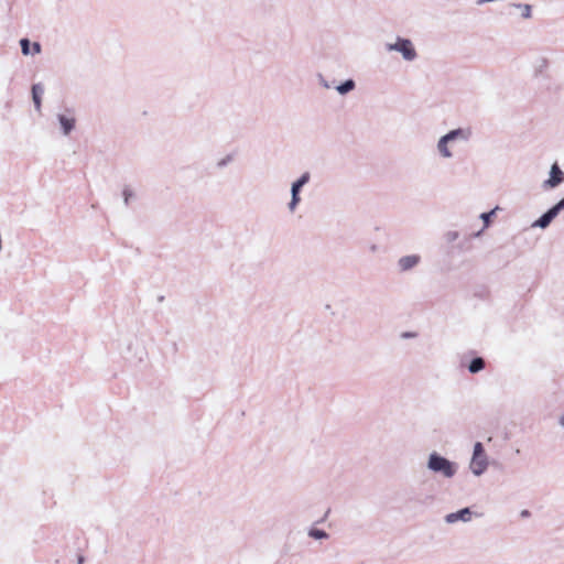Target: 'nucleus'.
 Listing matches in <instances>:
<instances>
[{"label": "nucleus", "mask_w": 564, "mask_h": 564, "mask_svg": "<svg viewBox=\"0 0 564 564\" xmlns=\"http://www.w3.org/2000/svg\"><path fill=\"white\" fill-rule=\"evenodd\" d=\"M471 137L468 128H457L443 134L436 142V153L442 160H452L457 143H467Z\"/></svg>", "instance_id": "obj_1"}, {"label": "nucleus", "mask_w": 564, "mask_h": 564, "mask_svg": "<svg viewBox=\"0 0 564 564\" xmlns=\"http://www.w3.org/2000/svg\"><path fill=\"white\" fill-rule=\"evenodd\" d=\"M426 467L435 474H441L444 478H453L458 469L456 463L447 459L446 457L433 452L429 455Z\"/></svg>", "instance_id": "obj_2"}, {"label": "nucleus", "mask_w": 564, "mask_h": 564, "mask_svg": "<svg viewBox=\"0 0 564 564\" xmlns=\"http://www.w3.org/2000/svg\"><path fill=\"white\" fill-rule=\"evenodd\" d=\"M384 47L387 52L399 53L402 59L408 63H412L419 57L414 43L408 37L395 36V40L386 43Z\"/></svg>", "instance_id": "obj_3"}, {"label": "nucleus", "mask_w": 564, "mask_h": 564, "mask_svg": "<svg viewBox=\"0 0 564 564\" xmlns=\"http://www.w3.org/2000/svg\"><path fill=\"white\" fill-rule=\"evenodd\" d=\"M311 180V174L308 172H304L296 181H294L291 185V200L288 204V209L290 213H294L301 202L300 192L303 186H305Z\"/></svg>", "instance_id": "obj_4"}, {"label": "nucleus", "mask_w": 564, "mask_h": 564, "mask_svg": "<svg viewBox=\"0 0 564 564\" xmlns=\"http://www.w3.org/2000/svg\"><path fill=\"white\" fill-rule=\"evenodd\" d=\"M59 124L61 133L64 137L70 134L76 127V116L74 109L66 108L64 111L56 115Z\"/></svg>", "instance_id": "obj_5"}, {"label": "nucleus", "mask_w": 564, "mask_h": 564, "mask_svg": "<svg viewBox=\"0 0 564 564\" xmlns=\"http://www.w3.org/2000/svg\"><path fill=\"white\" fill-rule=\"evenodd\" d=\"M564 209V198L558 200L553 207L546 210L540 218H538L532 227L545 229L552 220Z\"/></svg>", "instance_id": "obj_6"}, {"label": "nucleus", "mask_w": 564, "mask_h": 564, "mask_svg": "<svg viewBox=\"0 0 564 564\" xmlns=\"http://www.w3.org/2000/svg\"><path fill=\"white\" fill-rule=\"evenodd\" d=\"M564 182V172L557 163L551 166L549 178L543 182L544 188H555Z\"/></svg>", "instance_id": "obj_7"}, {"label": "nucleus", "mask_w": 564, "mask_h": 564, "mask_svg": "<svg viewBox=\"0 0 564 564\" xmlns=\"http://www.w3.org/2000/svg\"><path fill=\"white\" fill-rule=\"evenodd\" d=\"M421 262L419 254H406L398 259L397 268L400 273H405L413 270Z\"/></svg>", "instance_id": "obj_8"}, {"label": "nucleus", "mask_w": 564, "mask_h": 564, "mask_svg": "<svg viewBox=\"0 0 564 564\" xmlns=\"http://www.w3.org/2000/svg\"><path fill=\"white\" fill-rule=\"evenodd\" d=\"M489 465L488 456L487 454L480 455V456H471V459L469 462V469L471 474L476 477L481 476L485 474Z\"/></svg>", "instance_id": "obj_9"}, {"label": "nucleus", "mask_w": 564, "mask_h": 564, "mask_svg": "<svg viewBox=\"0 0 564 564\" xmlns=\"http://www.w3.org/2000/svg\"><path fill=\"white\" fill-rule=\"evenodd\" d=\"M473 514H474V512L471 511V509L466 507L456 512L447 513L444 518V521L447 524H454L458 521L467 523V522L471 521Z\"/></svg>", "instance_id": "obj_10"}, {"label": "nucleus", "mask_w": 564, "mask_h": 564, "mask_svg": "<svg viewBox=\"0 0 564 564\" xmlns=\"http://www.w3.org/2000/svg\"><path fill=\"white\" fill-rule=\"evenodd\" d=\"M499 210V206H496L494 209H491L488 213L480 214L479 218L482 220V227L477 232L474 234V237H479L489 226L491 223L492 216L496 215V213Z\"/></svg>", "instance_id": "obj_11"}, {"label": "nucleus", "mask_w": 564, "mask_h": 564, "mask_svg": "<svg viewBox=\"0 0 564 564\" xmlns=\"http://www.w3.org/2000/svg\"><path fill=\"white\" fill-rule=\"evenodd\" d=\"M43 93L44 87L41 84H34L32 86V99L36 111L41 110Z\"/></svg>", "instance_id": "obj_12"}, {"label": "nucleus", "mask_w": 564, "mask_h": 564, "mask_svg": "<svg viewBox=\"0 0 564 564\" xmlns=\"http://www.w3.org/2000/svg\"><path fill=\"white\" fill-rule=\"evenodd\" d=\"M485 360L481 357L474 358L468 365V371L470 373H478L485 369Z\"/></svg>", "instance_id": "obj_13"}, {"label": "nucleus", "mask_w": 564, "mask_h": 564, "mask_svg": "<svg viewBox=\"0 0 564 564\" xmlns=\"http://www.w3.org/2000/svg\"><path fill=\"white\" fill-rule=\"evenodd\" d=\"M356 87V83L352 79H347L340 85L336 86V90L339 95H346L354 90Z\"/></svg>", "instance_id": "obj_14"}, {"label": "nucleus", "mask_w": 564, "mask_h": 564, "mask_svg": "<svg viewBox=\"0 0 564 564\" xmlns=\"http://www.w3.org/2000/svg\"><path fill=\"white\" fill-rule=\"evenodd\" d=\"M308 536L315 540H326L328 539V533L321 529L311 528L307 532Z\"/></svg>", "instance_id": "obj_15"}, {"label": "nucleus", "mask_w": 564, "mask_h": 564, "mask_svg": "<svg viewBox=\"0 0 564 564\" xmlns=\"http://www.w3.org/2000/svg\"><path fill=\"white\" fill-rule=\"evenodd\" d=\"M123 203L126 206L130 204V200L135 197L133 189L130 186H124L122 189Z\"/></svg>", "instance_id": "obj_16"}, {"label": "nucleus", "mask_w": 564, "mask_h": 564, "mask_svg": "<svg viewBox=\"0 0 564 564\" xmlns=\"http://www.w3.org/2000/svg\"><path fill=\"white\" fill-rule=\"evenodd\" d=\"M234 161V154H227L216 162L217 169L221 170Z\"/></svg>", "instance_id": "obj_17"}, {"label": "nucleus", "mask_w": 564, "mask_h": 564, "mask_svg": "<svg viewBox=\"0 0 564 564\" xmlns=\"http://www.w3.org/2000/svg\"><path fill=\"white\" fill-rule=\"evenodd\" d=\"M30 41L28 39H21L20 40V46H21V51H22V54L23 55H30L31 54V51H30Z\"/></svg>", "instance_id": "obj_18"}, {"label": "nucleus", "mask_w": 564, "mask_h": 564, "mask_svg": "<svg viewBox=\"0 0 564 564\" xmlns=\"http://www.w3.org/2000/svg\"><path fill=\"white\" fill-rule=\"evenodd\" d=\"M485 454H486V452H485L484 445L480 442H476L474 444L471 456H477V455L480 456V455H485Z\"/></svg>", "instance_id": "obj_19"}, {"label": "nucleus", "mask_w": 564, "mask_h": 564, "mask_svg": "<svg viewBox=\"0 0 564 564\" xmlns=\"http://www.w3.org/2000/svg\"><path fill=\"white\" fill-rule=\"evenodd\" d=\"M459 238V232L456 230H449L445 234V240L447 242H454Z\"/></svg>", "instance_id": "obj_20"}, {"label": "nucleus", "mask_w": 564, "mask_h": 564, "mask_svg": "<svg viewBox=\"0 0 564 564\" xmlns=\"http://www.w3.org/2000/svg\"><path fill=\"white\" fill-rule=\"evenodd\" d=\"M519 8H522V17L528 19L531 17V7L529 4L524 6H518Z\"/></svg>", "instance_id": "obj_21"}, {"label": "nucleus", "mask_w": 564, "mask_h": 564, "mask_svg": "<svg viewBox=\"0 0 564 564\" xmlns=\"http://www.w3.org/2000/svg\"><path fill=\"white\" fill-rule=\"evenodd\" d=\"M318 82H319L321 86H323L324 88H326V89L330 88V85L328 84V82L321 74L318 75Z\"/></svg>", "instance_id": "obj_22"}, {"label": "nucleus", "mask_w": 564, "mask_h": 564, "mask_svg": "<svg viewBox=\"0 0 564 564\" xmlns=\"http://www.w3.org/2000/svg\"><path fill=\"white\" fill-rule=\"evenodd\" d=\"M40 52H41L40 43H37V42L33 43V52H31V54H39Z\"/></svg>", "instance_id": "obj_23"}, {"label": "nucleus", "mask_w": 564, "mask_h": 564, "mask_svg": "<svg viewBox=\"0 0 564 564\" xmlns=\"http://www.w3.org/2000/svg\"><path fill=\"white\" fill-rule=\"evenodd\" d=\"M558 425L564 430V412L558 417Z\"/></svg>", "instance_id": "obj_24"}, {"label": "nucleus", "mask_w": 564, "mask_h": 564, "mask_svg": "<svg viewBox=\"0 0 564 564\" xmlns=\"http://www.w3.org/2000/svg\"><path fill=\"white\" fill-rule=\"evenodd\" d=\"M133 341H135V344H138V338H133V339L130 340L129 347H128L129 349L131 348V345H132Z\"/></svg>", "instance_id": "obj_25"}, {"label": "nucleus", "mask_w": 564, "mask_h": 564, "mask_svg": "<svg viewBox=\"0 0 564 564\" xmlns=\"http://www.w3.org/2000/svg\"><path fill=\"white\" fill-rule=\"evenodd\" d=\"M528 514H529V511H528V510H523V511L521 512V516H522V517H527Z\"/></svg>", "instance_id": "obj_26"}, {"label": "nucleus", "mask_w": 564, "mask_h": 564, "mask_svg": "<svg viewBox=\"0 0 564 564\" xmlns=\"http://www.w3.org/2000/svg\"><path fill=\"white\" fill-rule=\"evenodd\" d=\"M84 563V557L83 556H79L78 557V564H83Z\"/></svg>", "instance_id": "obj_27"}, {"label": "nucleus", "mask_w": 564, "mask_h": 564, "mask_svg": "<svg viewBox=\"0 0 564 564\" xmlns=\"http://www.w3.org/2000/svg\"><path fill=\"white\" fill-rule=\"evenodd\" d=\"M377 250L376 246H371V251L375 252Z\"/></svg>", "instance_id": "obj_28"}, {"label": "nucleus", "mask_w": 564, "mask_h": 564, "mask_svg": "<svg viewBox=\"0 0 564 564\" xmlns=\"http://www.w3.org/2000/svg\"><path fill=\"white\" fill-rule=\"evenodd\" d=\"M142 350L140 351L139 359H142Z\"/></svg>", "instance_id": "obj_29"}]
</instances>
